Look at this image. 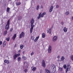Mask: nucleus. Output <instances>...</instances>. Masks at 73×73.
Returning <instances> with one entry per match:
<instances>
[{"instance_id":"48","label":"nucleus","mask_w":73,"mask_h":73,"mask_svg":"<svg viewBox=\"0 0 73 73\" xmlns=\"http://www.w3.org/2000/svg\"><path fill=\"white\" fill-rule=\"evenodd\" d=\"M57 58H60V56L58 55L57 57Z\"/></svg>"},{"instance_id":"12","label":"nucleus","mask_w":73,"mask_h":73,"mask_svg":"<svg viewBox=\"0 0 73 73\" xmlns=\"http://www.w3.org/2000/svg\"><path fill=\"white\" fill-rule=\"evenodd\" d=\"M63 31L64 32H66L68 31V29L64 27L63 29Z\"/></svg>"},{"instance_id":"14","label":"nucleus","mask_w":73,"mask_h":73,"mask_svg":"<svg viewBox=\"0 0 73 73\" xmlns=\"http://www.w3.org/2000/svg\"><path fill=\"white\" fill-rule=\"evenodd\" d=\"M16 34H15L13 36V40H15V39L16 38Z\"/></svg>"},{"instance_id":"27","label":"nucleus","mask_w":73,"mask_h":73,"mask_svg":"<svg viewBox=\"0 0 73 73\" xmlns=\"http://www.w3.org/2000/svg\"><path fill=\"white\" fill-rule=\"evenodd\" d=\"M18 60L19 62L21 61V58L20 57H18Z\"/></svg>"},{"instance_id":"22","label":"nucleus","mask_w":73,"mask_h":73,"mask_svg":"<svg viewBox=\"0 0 73 73\" xmlns=\"http://www.w3.org/2000/svg\"><path fill=\"white\" fill-rule=\"evenodd\" d=\"M58 70L59 71H60V72H61L62 71V68H59Z\"/></svg>"},{"instance_id":"33","label":"nucleus","mask_w":73,"mask_h":73,"mask_svg":"<svg viewBox=\"0 0 73 73\" xmlns=\"http://www.w3.org/2000/svg\"><path fill=\"white\" fill-rule=\"evenodd\" d=\"M71 58L72 60L73 61V55H72L71 56Z\"/></svg>"},{"instance_id":"3","label":"nucleus","mask_w":73,"mask_h":73,"mask_svg":"<svg viewBox=\"0 0 73 73\" xmlns=\"http://www.w3.org/2000/svg\"><path fill=\"white\" fill-rule=\"evenodd\" d=\"M20 56V53H18L17 54H15L14 56V60H16V58L17 57H19V56Z\"/></svg>"},{"instance_id":"25","label":"nucleus","mask_w":73,"mask_h":73,"mask_svg":"<svg viewBox=\"0 0 73 73\" xmlns=\"http://www.w3.org/2000/svg\"><path fill=\"white\" fill-rule=\"evenodd\" d=\"M64 59H65V57H64V56H63L61 58V60H62V61H63V60H64Z\"/></svg>"},{"instance_id":"32","label":"nucleus","mask_w":73,"mask_h":73,"mask_svg":"<svg viewBox=\"0 0 73 73\" xmlns=\"http://www.w3.org/2000/svg\"><path fill=\"white\" fill-rule=\"evenodd\" d=\"M64 69H66V65H64Z\"/></svg>"},{"instance_id":"38","label":"nucleus","mask_w":73,"mask_h":73,"mask_svg":"<svg viewBox=\"0 0 73 73\" xmlns=\"http://www.w3.org/2000/svg\"><path fill=\"white\" fill-rule=\"evenodd\" d=\"M22 19V18H21V17H20L18 18V20H21Z\"/></svg>"},{"instance_id":"18","label":"nucleus","mask_w":73,"mask_h":73,"mask_svg":"<svg viewBox=\"0 0 73 73\" xmlns=\"http://www.w3.org/2000/svg\"><path fill=\"white\" fill-rule=\"evenodd\" d=\"M42 38H45V33H42Z\"/></svg>"},{"instance_id":"28","label":"nucleus","mask_w":73,"mask_h":73,"mask_svg":"<svg viewBox=\"0 0 73 73\" xmlns=\"http://www.w3.org/2000/svg\"><path fill=\"white\" fill-rule=\"evenodd\" d=\"M22 58H23V60H25L27 59V57H25V56H22Z\"/></svg>"},{"instance_id":"45","label":"nucleus","mask_w":73,"mask_h":73,"mask_svg":"<svg viewBox=\"0 0 73 73\" xmlns=\"http://www.w3.org/2000/svg\"><path fill=\"white\" fill-rule=\"evenodd\" d=\"M68 71V68H67L66 70V72H67Z\"/></svg>"},{"instance_id":"41","label":"nucleus","mask_w":73,"mask_h":73,"mask_svg":"<svg viewBox=\"0 0 73 73\" xmlns=\"http://www.w3.org/2000/svg\"><path fill=\"white\" fill-rule=\"evenodd\" d=\"M42 9L43 8V6L42 5H41L40 7V9Z\"/></svg>"},{"instance_id":"37","label":"nucleus","mask_w":73,"mask_h":73,"mask_svg":"<svg viewBox=\"0 0 73 73\" xmlns=\"http://www.w3.org/2000/svg\"><path fill=\"white\" fill-rule=\"evenodd\" d=\"M20 52H21V50H19L17 52V53H20Z\"/></svg>"},{"instance_id":"49","label":"nucleus","mask_w":73,"mask_h":73,"mask_svg":"<svg viewBox=\"0 0 73 73\" xmlns=\"http://www.w3.org/2000/svg\"><path fill=\"white\" fill-rule=\"evenodd\" d=\"M12 29H11L10 30V32H12Z\"/></svg>"},{"instance_id":"29","label":"nucleus","mask_w":73,"mask_h":73,"mask_svg":"<svg viewBox=\"0 0 73 73\" xmlns=\"http://www.w3.org/2000/svg\"><path fill=\"white\" fill-rule=\"evenodd\" d=\"M6 40H7V41H9V40H10V38H9V37L7 38Z\"/></svg>"},{"instance_id":"13","label":"nucleus","mask_w":73,"mask_h":73,"mask_svg":"<svg viewBox=\"0 0 73 73\" xmlns=\"http://www.w3.org/2000/svg\"><path fill=\"white\" fill-rule=\"evenodd\" d=\"M41 17V13H39L38 15V17H37V19H40Z\"/></svg>"},{"instance_id":"31","label":"nucleus","mask_w":73,"mask_h":73,"mask_svg":"<svg viewBox=\"0 0 73 73\" xmlns=\"http://www.w3.org/2000/svg\"><path fill=\"white\" fill-rule=\"evenodd\" d=\"M69 12L68 11L66 12V15H69Z\"/></svg>"},{"instance_id":"9","label":"nucleus","mask_w":73,"mask_h":73,"mask_svg":"<svg viewBox=\"0 0 73 73\" xmlns=\"http://www.w3.org/2000/svg\"><path fill=\"white\" fill-rule=\"evenodd\" d=\"M47 33H49V34H50V35H52V34L51 33L52 32V29H48L47 30Z\"/></svg>"},{"instance_id":"43","label":"nucleus","mask_w":73,"mask_h":73,"mask_svg":"<svg viewBox=\"0 0 73 73\" xmlns=\"http://www.w3.org/2000/svg\"><path fill=\"white\" fill-rule=\"evenodd\" d=\"M56 8H58V7H59V5H57L56 6Z\"/></svg>"},{"instance_id":"2","label":"nucleus","mask_w":73,"mask_h":73,"mask_svg":"<svg viewBox=\"0 0 73 73\" xmlns=\"http://www.w3.org/2000/svg\"><path fill=\"white\" fill-rule=\"evenodd\" d=\"M57 38H58L57 36H54L52 38V41L53 42H56V41L57 40Z\"/></svg>"},{"instance_id":"16","label":"nucleus","mask_w":73,"mask_h":73,"mask_svg":"<svg viewBox=\"0 0 73 73\" xmlns=\"http://www.w3.org/2000/svg\"><path fill=\"white\" fill-rule=\"evenodd\" d=\"M32 69L33 71H35L36 69V68L35 67H32Z\"/></svg>"},{"instance_id":"4","label":"nucleus","mask_w":73,"mask_h":73,"mask_svg":"<svg viewBox=\"0 0 73 73\" xmlns=\"http://www.w3.org/2000/svg\"><path fill=\"white\" fill-rule=\"evenodd\" d=\"M25 36V34L23 32H22L19 35V38H21L22 37H24Z\"/></svg>"},{"instance_id":"21","label":"nucleus","mask_w":73,"mask_h":73,"mask_svg":"<svg viewBox=\"0 0 73 73\" xmlns=\"http://www.w3.org/2000/svg\"><path fill=\"white\" fill-rule=\"evenodd\" d=\"M67 68L69 70H70V66L69 65H67Z\"/></svg>"},{"instance_id":"23","label":"nucleus","mask_w":73,"mask_h":73,"mask_svg":"<svg viewBox=\"0 0 73 73\" xmlns=\"http://www.w3.org/2000/svg\"><path fill=\"white\" fill-rule=\"evenodd\" d=\"M21 3L20 2H18L16 3V5L18 6V5H21Z\"/></svg>"},{"instance_id":"24","label":"nucleus","mask_w":73,"mask_h":73,"mask_svg":"<svg viewBox=\"0 0 73 73\" xmlns=\"http://www.w3.org/2000/svg\"><path fill=\"white\" fill-rule=\"evenodd\" d=\"M31 39L32 40H34L35 39V37L33 36H31Z\"/></svg>"},{"instance_id":"6","label":"nucleus","mask_w":73,"mask_h":73,"mask_svg":"<svg viewBox=\"0 0 73 73\" xmlns=\"http://www.w3.org/2000/svg\"><path fill=\"white\" fill-rule=\"evenodd\" d=\"M48 51L49 53H51V51H52V47L51 46H49Z\"/></svg>"},{"instance_id":"20","label":"nucleus","mask_w":73,"mask_h":73,"mask_svg":"<svg viewBox=\"0 0 73 73\" xmlns=\"http://www.w3.org/2000/svg\"><path fill=\"white\" fill-rule=\"evenodd\" d=\"M39 8H40V5H38L36 7V9L37 11H38Z\"/></svg>"},{"instance_id":"10","label":"nucleus","mask_w":73,"mask_h":73,"mask_svg":"<svg viewBox=\"0 0 73 73\" xmlns=\"http://www.w3.org/2000/svg\"><path fill=\"white\" fill-rule=\"evenodd\" d=\"M31 28L30 29V33H32V31H33V27H34V26H31Z\"/></svg>"},{"instance_id":"7","label":"nucleus","mask_w":73,"mask_h":73,"mask_svg":"<svg viewBox=\"0 0 73 73\" xmlns=\"http://www.w3.org/2000/svg\"><path fill=\"white\" fill-rule=\"evenodd\" d=\"M51 68L53 70H56V66L54 64H52L51 66Z\"/></svg>"},{"instance_id":"34","label":"nucleus","mask_w":73,"mask_h":73,"mask_svg":"<svg viewBox=\"0 0 73 73\" xmlns=\"http://www.w3.org/2000/svg\"><path fill=\"white\" fill-rule=\"evenodd\" d=\"M7 31H5V35H7Z\"/></svg>"},{"instance_id":"17","label":"nucleus","mask_w":73,"mask_h":73,"mask_svg":"<svg viewBox=\"0 0 73 73\" xmlns=\"http://www.w3.org/2000/svg\"><path fill=\"white\" fill-rule=\"evenodd\" d=\"M4 62L5 63H7V64H9V61L8 60H5Z\"/></svg>"},{"instance_id":"40","label":"nucleus","mask_w":73,"mask_h":73,"mask_svg":"<svg viewBox=\"0 0 73 73\" xmlns=\"http://www.w3.org/2000/svg\"><path fill=\"white\" fill-rule=\"evenodd\" d=\"M3 42L1 41H0V45H2V43Z\"/></svg>"},{"instance_id":"11","label":"nucleus","mask_w":73,"mask_h":73,"mask_svg":"<svg viewBox=\"0 0 73 73\" xmlns=\"http://www.w3.org/2000/svg\"><path fill=\"white\" fill-rule=\"evenodd\" d=\"M53 6H51L50 8L49 12H52L53 11Z\"/></svg>"},{"instance_id":"19","label":"nucleus","mask_w":73,"mask_h":73,"mask_svg":"<svg viewBox=\"0 0 73 73\" xmlns=\"http://www.w3.org/2000/svg\"><path fill=\"white\" fill-rule=\"evenodd\" d=\"M45 70L46 71V73H50V71L48 70V69H45Z\"/></svg>"},{"instance_id":"47","label":"nucleus","mask_w":73,"mask_h":73,"mask_svg":"<svg viewBox=\"0 0 73 73\" xmlns=\"http://www.w3.org/2000/svg\"><path fill=\"white\" fill-rule=\"evenodd\" d=\"M42 14H43V15H45L46 14V12H44Z\"/></svg>"},{"instance_id":"5","label":"nucleus","mask_w":73,"mask_h":73,"mask_svg":"<svg viewBox=\"0 0 73 73\" xmlns=\"http://www.w3.org/2000/svg\"><path fill=\"white\" fill-rule=\"evenodd\" d=\"M35 22V21L33 19H32L31 20L30 23H31V26H34L33 25V23Z\"/></svg>"},{"instance_id":"51","label":"nucleus","mask_w":73,"mask_h":73,"mask_svg":"<svg viewBox=\"0 0 73 73\" xmlns=\"http://www.w3.org/2000/svg\"><path fill=\"white\" fill-rule=\"evenodd\" d=\"M11 0H9L10 1H11Z\"/></svg>"},{"instance_id":"44","label":"nucleus","mask_w":73,"mask_h":73,"mask_svg":"<svg viewBox=\"0 0 73 73\" xmlns=\"http://www.w3.org/2000/svg\"><path fill=\"white\" fill-rule=\"evenodd\" d=\"M44 15L43 14H41V17H44Z\"/></svg>"},{"instance_id":"50","label":"nucleus","mask_w":73,"mask_h":73,"mask_svg":"<svg viewBox=\"0 0 73 73\" xmlns=\"http://www.w3.org/2000/svg\"><path fill=\"white\" fill-rule=\"evenodd\" d=\"M25 53V51H23V54H24Z\"/></svg>"},{"instance_id":"8","label":"nucleus","mask_w":73,"mask_h":73,"mask_svg":"<svg viewBox=\"0 0 73 73\" xmlns=\"http://www.w3.org/2000/svg\"><path fill=\"white\" fill-rule=\"evenodd\" d=\"M42 65L44 68H45V66H46V64H45V62L44 60L42 61Z\"/></svg>"},{"instance_id":"35","label":"nucleus","mask_w":73,"mask_h":73,"mask_svg":"<svg viewBox=\"0 0 73 73\" xmlns=\"http://www.w3.org/2000/svg\"><path fill=\"white\" fill-rule=\"evenodd\" d=\"M33 54H34V52H32L31 54V56H32Z\"/></svg>"},{"instance_id":"26","label":"nucleus","mask_w":73,"mask_h":73,"mask_svg":"<svg viewBox=\"0 0 73 73\" xmlns=\"http://www.w3.org/2000/svg\"><path fill=\"white\" fill-rule=\"evenodd\" d=\"M20 48L21 49H23V48H24V45L23 44H21L20 45Z\"/></svg>"},{"instance_id":"36","label":"nucleus","mask_w":73,"mask_h":73,"mask_svg":"<svg viewBox=\"0 0 73 73\" xmlns=\"http://www.w3.org/2000/svg\"><path fill=\"white\" fill-rule=\"evenodd\" d=\"M24 72H27L28 71V69H25L24 70Z\"/></svg>"},{"instance_id":"42","label":"nucleus","mask_w":73,"mask_h":73,"mask_svg":"<svg viewBox=\"0 0 73 73\" xmlns=\"http://www.w3.org/2000/svg\"><path fill=\"white\" fill-rule=\"evenodd\" d=\"M37 40L36 38L34 40V42H36L37 41Z\"/></svg>"},{"instance_id":"1","label":"nucleus","mask_w":73,"mask_h":73,"mask_svg":"<svg viewBox=\"0 0 73 73\" xmlns=\"http://www.w3.org/2000/svg\"><path fill=\"white\" fill-rule=\"evenodd\" d=\"M9 19L5 27V29H6V30H8V29H9Z\"/></svg>"},{"instance_id":"39","label":"nucleus","mask_w":73,"mask_h":73,"mask_svg":"<svg viewBox=\"0 0 73 73\" xmlns=\"http://www.w3.org/2000/svg\"><path fill=\"white\" fill-rule=\"evenodd\" d=\"M39 37H40L39 36H38L37 37H36V40H38V38H39Z\"/></svg>"},{"instance_id":"30","label":"nucleus","mask_w":73,"mask_h":73,"mask_svg":"<svg viewBox=\"0 0 73 73\" xmlns=\"http://www.w3.org/2000/svg\"><path fill=\"white\" fill-rule=\"evenodd\" d=\"M10 9L9 8V7H8L7 8V12H9V9Z\"/></svg>"},{"instance_id":"46","label":"nucleus","mask_w":73,"mask_h":73,"mask_svg":"<svg viewBox=\"0 0 73 73\" xmlns=\"http://www.w3.org/2000/svg\"><path fill=\"white\" fill-rule=\"evenodd\" d=\"M61 24L62 25H64V22H61Z\"/></svg>"},{"instance_id":"15","label":"nucleus","mask_w":73,"mask_h":73,"mask_svg":"<svg viewBox=\"0 0 73 73\" xmlns=\"http://www.w3.org/2000/svg\"><path fill=\"white\" fill-rule=\"evenodd\" d=\"M7 45V42L6 41L4 42L3 44V47H5Z\"/></svg>"}]
</instances>
